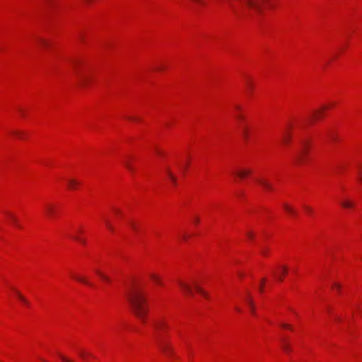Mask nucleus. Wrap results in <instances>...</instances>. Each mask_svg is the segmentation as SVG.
<instances>
[{"label": "nucleus", "instance_id": "obj_25", "mask_svg": "<svg viewBox=\"0 0 362 362\" xmlns=\"http://www.w3.org/2000/svg\"><path fill=\"white\" fill-rule=\"evenodd\" d=\"M166 173L168 174V176L170 179V180L175 184L176 182V177L174 176V175L170 172L169 169H167Z\"/></svg>", "mask_w": 362, "mask_h": 362}, {"label": "nucleus", "instance_id": "obj_14", "mask_svg": "<svg viewBox=\"0 0 362 362\" xmlns=\"http://www.w3.org/2000/svg\"><path fill=\"white\" fill-rule=\"evenodd\" d=\"M74 278L77 280L78 281L83 283L84 284L88 285V286H93V284L88 281L86 278L78 276H75Z\"/></svg>", "mask_w": 362, "mask_h": 362}, {"label": "nucleus", "instance_id": "obj_22", "mask_svg": "<svg viewBox=\"0 0 362 362\" xmlns=\"http://www.w3.org/2000/svg\"><path fill=\"white\" fill-rule=\"evenodd\" d=\"M104 222H105V224L106 227H107V228L110 231L113 232L115 229H114V227H113L112 224L110 222V221H109L108 219L105 218V219L104 220Z\"/></svg>", "mask_w": 362, "mask_h": 362}, {"label": "nucleus", "instance_id": "obj_9", "mask_svg": "<svg viewBox=\"0 0 362 362\" xmlns=\"http://www.w3.org/2000/svg\"><path fill=\"white\" fill-rule=\"evenodd\" d=\"M252 171L250 169H243L236 173V175L240 177L244 178L251 174Z\"/></svg>", "mask_w": 362, "mask_h": 362}, {"label": "nucleus", "instance_id": "obj_45", "mask_svg": "<svg viewBox=\"0 0 362 362\" xmlns=\"http://www.w3.org/2000/svg\"><path fill=\"white\" fill-rule=\"evenodd\" d=\"M199 218H196L194 219V222H195L196 223H199Z\"/></svg>", "mask_w": 362, "mask_h": 362}, {"label": "nucleus", "instance_id": "obj_36", "mask_svg": "<svg viewBox=\"0 0 362 362\" xmlns=\"http://www.w3.org/2000/svg\"><path fill=\"white\" fill-rule=\"evenodd\" d=\"M305 209L309 213L312 212V209L308 206H305Z\"/></svg>", "mask_w": 362, "mask_h": 362}, {"label": "nucleus", "instance_id": "obj_2", "mask_svg": "<svg viewBox=\"0 0 362 362\" xmlns=\"http://www.w3.org/2000/svg\"><path fill=\"white\" fill-rule=\"evenodd\" d=\"M240 4L238 10L234 5L230 6L234 13L238 16L245 18H257L262 13V5L268 3L269 0H238Z\"/></svg>", "mask_w": 362, "mask_h": 362}, {"label": "nucleus", "instance_id": "obj_6", "mask_svg": "<svg viewBox=\"0 0 362 362\" xmlns=\"http://www.w3.org/2000/svg\"><path fill=\"white\" fill-rule=\"evenodd\" d=\"M257 182L262 186L264 189L265 190H272L273 187L271 183H269L267 180L263 179H257Z\"/></svg>", "mask_w": 362, "mask_h": 362}, {"label": "nucleus", "instance_id": "obj_35", "mask_svg": "<svg viewBox=\"0 0 362 362\" xmlns=\"http://www.w3.org/2000/svg\"><path fill=\"white\" fill-rule=\"evenodd\" d=\"M287 273V268L286 267H282V274H286Z\"/></svg>", "mask_w": 362, "mask_h": 362}, {"label": "nucleus", "instance_id": "obj_39", "mask_svg": "<svg viewBox=\"0 0 362 362\" xmlns=\"http://www.w3.org/2000/svg\"><path fill=\"white\" fill-rule=\"evenodd\" d=\"M358 175H359V180L361 182H362V170H360L359 173H358Z\"/></svg>", "mask_w": 362, "mask_h": 362}, {"label": "nucleus", "instance_id": "obj_33", "mask_svg": "<svg viewBox=\"0 0 362 362\" xmlns=\"http://www.w3.org/2000/svg\"><path fill=\"white\" fill-rule=\"evenodd\" d=\"M283 328H286V329H291V327L288 325V324H285V323H283L281 324V325Z\"/></svg>", "mask_w": 362, "mask_h": 362}, {"label": "nucleus", "instance_id": "obj_4", "mask_svg": "<svg viewBox=\"0 0 362 362\" xmlns=\"http://www.w3.org/2000/svg\"><path fill=\"white\" fill-rule=\"evenodd\" d=\"M308 153V144L306 141H303L301 144V148L299 150V152L296 156V162L298 163H301L304 161L306 158V156Z\"/></svg>", "mask_w": 362, "mask_h": 362}, {"label": "nucleus", "instance_id": "obj_3", "mask_svg": "<svg viewBox=\"0 0 362 362\" xmlns=\"http://www.w3.org/2000/svg\"><path fill=\"white\" fill-rule=\"evenodd\" d=\"M153 327L158 332L157 343L160 350L169 357L174 356L175 352L171 344L162 338L160 332L168 327V324L164 320H157L153 322Z\"/></svg>", "mask_w": 362, "mask_h": 362}, {"label": "nucleus", "instance_id": "obj_44", "mask_svg": "<svg viewBox=\"0 0 362 362\" xmlns=\"http://www.w3.org/2000/svg\"><path fill=\"white\" fill-rule=\"evenodd\" d=\"M79 38H80V40H81V41H83V40H84L83 35L82 34H81V35H79Z\"/></svg>", "mask_w": 362, "mask_h": 362}, {"label": "nucleus", "instance_id": "obj_32", "mask_svg": "<svg viewBox=\"0 0 362 362\" xmlns=\"http://www.w3.org/2000/svg\"><path fill=\"white\" fill-rule=\"evenodd\" d=\"M60 357H61V359L63 361V362H72L71 361H70L69 359H68L67 358H66L64 356H60Z\"/></svg>", "mask_w": 362, "mask_h": 362}, {"label": "nucleus", "instance_id": "obj_42", "mask_svg": "<svg viewBox=\"0 0 362 362\" xmlns=\"http://www.w3.org/2000/svg\"><path fill=\"white\" fill-rule=\"evenodd\" d=\"M333 286H334V288H336L337 289L339 288V287H340V286L337 283H335Z\"/></svg>", "mask_w": 362, "mask_h": 362}, {"label": "nucleus", "instance_id": "obj_48", "mask_svg": "<svg viewBox=\"0 0 362 362\" xmlns=\"http://www.w3.org/2000/svg\"><path fill=\"white\" fill-rule=\"evenodd\" d=\"M259 290H260V291H262V284L261 285Z\"/></svg>", "mask_w": 362, "mask_h": 362}, {"label": "nucleus", "instance_id": "obj_40", "mask_svg": "<svg viewBox=\"0 0 362 362\" xmlns=\"http://www.w3.org/2000/svg\"><path fill=\"white\" fill-rule=\"evenodd\" d=\"M189 235H187V234H183L182 238L184 240H186L187 238H188Z\"/></svg>", "mask_w": 362, "mask_h": 362}, {"label": "nucleus", "instance_id": "obj_17", "mask_svg": "<svg viewBox=\"0 0 362 362\" xmlns=\"http://www.w3.org/2000/svg\"><path fill=\"white\" fill-rule=\"evenodd\" d=\"M242 134H243V138L245 140L247 141L249 139V132H248L247 127H245V126L242 127Z\"/></svg>", "mask_w": 362, "mask_h": 362}, {"label": "nucleus", "instance_id": "obj_30", "mask_svg": "<svg viewBox=\"0 0 362 362\" xmlns=\"http://www.w3.org/2000/svg\"><path fill=\"white\" fill-rule=\"evenodd\" d=\"M328 136L331 140L335 141L337 139L335 134L332 132H328Z\"/></svg>", "mask_w": 362, "mask_h": 362}, {"label": "nucleus", "instance_id": "obj_34", "mask_svg": "<svg viewBox=\"0 0 362 362\" xmlns=\"http://www.w3.org/2000/svg\"><path fill=\"white\" fill-rule=\"evenodd\" d=\"M13 134L15 135H16L17 136H18L19 138H22L23 133H21L20 132H13Z\"/></svg>", "mask_w": 362, "mask_h": 362}, {"label": "nucleus", "instance_id": "obj_8", "mask_svg": "<svg viewBox=\"0 0 362 362\" xmlns=\"http://www.w3.org/2000/svg\"><path fill=\"white\" fill-rule=\"evenodd\" d=\"M340 204L342 206V207L345 209H351L354 207L355 206L354 203L349 199H344L340 202Z\"/></svg>", "mask_w": 362, "mask_h": 362}, {"label": "nucleus", "instance_id": "obj_49", "mask_svg": "<svg viewBox=\"0 0 362 362\" xmlns=\"http://www.w3.org/2000/svg\"><path fill=\"white\" fill-rule=\"evenodd\" d=\"M186 168H187V165L183 167V170H185Z\"/></svg>", "mask_w": 362, "mask_h": 362}, {"label": "nucleus", "instance_id": "obj_5", "mask_svg": "<svg viewBox=\"0 0 362 362\" xmlns=\"http://www.w3.org/2000/svg\"><path fill=\"white\" fill-rule=\"evenodd\" d=\"M235 112L234 117L240 122H243L245 119V117L241 113V107L240 105L235 106Z\"/></svg>", "mask_w": 362, "mask_h": 362}, {"label": "nucleus", "instance_id": "obj_16", "mask_svg": "<svg viewBox=\"0 0 362 362\" xmlns=\"http://www.w3.org/2000/svg\"><path fill=\"white\" fill-rule=\"evenodd\" d=\"M82 233V230L81 229H78L76 230V235H74L73 236V238L76 240H78L79 242H81L82 244H85L86 243V240L84 239H82L80 238V236L78 235L79 233Z\"/></svg>", "mask_w": 362, "mask_h": 362}, {"label": "nucleus", "instance_id": "obj_26", "mask_svg": "<svg viewBox=\"0 0 362 362\" xmlns=\"http://www.w3.org/2000/svg\"><path fill=\"white\" fill-rule=\"evenodd\" d=\"M7 216H8V218L11 219V221L16 225H17V218H16V216L12 214L11 213H6Z\"/></svg>", "mask_w": 362, "mask_h": 362}, {"label": "nucleus", "instance_id": "obj_1", "mask_svg": "<svg viewBox=\"0 0 362 362\" xmlns=\"http://www.w3.org/2000/svg\"><path fill=\"white\" fill-rule=\"evenodd\" d=\"M127 300L129 302L134 315L143 322H146L148 307L144 293L139 288H134L127 294Z\"/></svg>", "mask_w": 362, "mask_h": 362}, {"label": "nucleus", "instance_id": "obj_12", "mask_svg": "<svg viewBox=\"0 0 362 362\" xmlns=\"http://www.w3.org/2000/svg\"><path fill=\"white\" fill-rule=\"evenodd\" d=\"M150 278L155 283V284H157L158 285H162L163 283H162V281H161V279L160 277L158 275V274H150Z\"/></svg>", "mask_w": 362, "mask_h": 362}, {"label": "nucleus", "instance_id": "obj_10", "mask_svg": "<svg viewBox=\"0 0 362 362\" xmlns=\"http://www.w3.org/2000/svg\"><path fill=\"white\" fill-rule=\"evenodd\" d=\"M45 208V212L49 216H52L55 214V208L54 205L49 204H47Z\"/></svg>", "mask_w": 362, "mask_h": 362}, {"label": "nucleus", "instance_id": "obj_38", "mask_svg": "<svg viewBox=\"0 0 362 362\" xmlns=\"http://www.w3.org/2000/svg\"><path fill=\"white\" fill-rule=\"evenodd\" d=\"M131 227H132L134 230H137V227H136V224H135V223H131Z\"/></svg>", "mask_w": 362, "mask_h": 362}, {"label": "nucleus", "instance_id": "obj_24", "mask_svg": "<svg viewBox=\"0 0 362 362\" xmlns=\"http://www.w3.org/2000/svg\"><path fill=\"white\" fill-rule=\"evenodd\" d=\"M124 164L130 172H134L135 169L129 160H125Z\"/></svg>", "mask_w": 362, "mask_h": 362}, {"label": "nucleus", "instance_id": "obj_29", "mask_svg": "<svg viewBox=\"0 0 362 362\" xmlns=\"http://www.w3.org/2000/svg\"><path fill=\"white\" fill-rule=\"evenodd\" d=\"M247 303H248V305H249L250 306V308H251V312H252V313H255V310H254V305H253V302H252V299H251L250 298H248L247 299Z\"/></svg>", "mask_w": 362, "mask_h": 362}, {"label": "nucleus", "instance_id": "obj_47", "mask_svg": "<svg viewBox=\"0 0 362 362\" xmlns=\"http://www.w3.org/2000/svg\"><path fill=\"white\" fill-rule=\"evenodd\" d=\"M237 311L240 312V309L239 308H235Z\"/></svg>", "mask_w": 362, "mask_h": 362}, {"label": "nucleus", "instance_id": "obj_20", "mask_svg": "<svg viewBox=\"0 0 362 362\" xmlns=\"http://www.w3.org/2000/svg\"><path fill=\"white\" fill-rule=\"evenodd\" d=\"M282 342V348L286 352H290L291 351L288 344H287L285 341V339H281Z\"/></svg>", "mask_w": 362, "mask_h": 362}, {"label": "nucleus", "instance_id": "obj_23", "mask_svg": "<svg viewBox=\"0 0 362 362\" xmlns=\"http://www.w3.org/2000/svg\"><path fill=\"white\" fill-rule=\"evenodd\" d=\"M245 83H246L247 90L249 92H250L252 90V83L251 79L246 78Z\"/></svg>", "mask_w": 362, "mask_h": 362}, {"label": "nucleus", "instance_id": "obj_7", "mask_svg": "<svg viewBox=\"0 0 362 362\" xmlns=\"http://www.w3.org/2000/svg\"><path fill=\"white\" fill-rule=\"evenodd\" d=\"M179 285L185 293L190 295L192 294V288L189 284L182 281H179Z\"/></svg>", "mask_w": 362, "mask_h": 362}, {"label": "nucleus", "instance_id": "obj_15", "mask_svg": "<svg viewBox=\"0 0 362 362\" xmlns=\"http://www.w3.org/2000/svg\"><path fill=\"white\" fill-rule=\"evenodd\" d=\"M17 297L26 305L29 304L28 300L18 291L13 289Z\"/></svg>", "mask_w": 362, "mask_h": 362}, {"label": "nucleus", "instance_id": "obj_37", "mask_svg": "<svg viewBox=\"0 0 362 362\" xmlns=\"http://www.w3.org/2000/svg\"><path fill=\"white\" fill-rule=\"evenodd\" d=\"M88 354H86V353H84V352H81L80 353V356L83 358H85L86 356H88Z\"/></svg>", "mask_w": 362, "mask_h": 362}, {"label": "nucleus", "instance_id": "obj_18", "mask_svg": "<svg viewBox=\"0 0 362 362\" xmlns=\"http://www.w3.org/2000/svg\"><path fill=\"white\" fill-rule=\"evenodd\" d=\"M95 272L103 280L106 281L107 282L110 281V278L105 275L104 274H103L100 271L96 270Z\"/></svg>", "mask_w": 362, "mask_h": 362}, {"label": "nucleus", "instance_id": "obj_51", "mask_svg": "<svg viewBox=\"0 0 362 362\" xmlns=\"http://www.w3.org/2000/svg\"><path fill=\"white\" fill-rule=\"evenodd\" d=\"M43 361H44V362H47V361H44V360H43Z\"/></svg>", "mask_w": 362, "mask_h": 362}, {"label": "nucleus", "instance_id": "obj_19", "mask_svg": "<svg viewBox=\"0 0 362 362\" xmlns=\"http://www.w3.org/2000/svg\"><path fill=\"white\" fill-rule=\"evenodd\" d=\"M195 288L197 290V291L200 293L202 296H204V298H208V294L207 293L204 291L201 287L198 286H195Z\"/></svg>", "mask_w": 362, "mask_h": 362}, {"label": "nucleus", "instance_id": "obj_50", "mask_svg": "<svg viewBox=\"0 0 362 362\" xmlns=\"http://www.w3.org/2000/svg\"><path fill=\"white\" fill-rule=\"evenodd\" d=\"M131 120H136L134 118H129Z\"/></svg>", "mask_w": 362, "mask_h": 362}, {"label": "nucleus", "instance_id": "obj_43", "mask_svg": "<svg viewBox=\"0 0 362 362\" xmlns=\"http://www.w3.org/2000/svg\"><path fill=\"white\" fill-rule=\"evenodd\" d=\"M275 275L276 276V278H278V279H279V281H281L283 280V277H282L281 276H278L276 274H275Z\"/></svg>", "mask_w": 362, "mask_h": 362}, {"label": "nucleus", "instance_id": "obj_21", "mask_svg": "<svg viewBox=\"0 0 362 362\" xmlns=\"http://www.w3.org/2000/svg\"><path fill=\"white\" fill-rule=\"evenodd\" d=\"M284 208L290 214H296L295 210L292 207H291L290 206H288L286 204H284Z\"/></svg>", "mask_w": 362, "mask_h": 362}, {"label": "nucleus", "instance_id": "obj_13", "mask_svg": "<svg viewBox=\"0 0 362 362\" xmlns=\"http://www.w3.org/2000/svg\"><path fill=\"white\" fill-rule=\"evenodd\" d=\"M80 185V182L76 180L71 179L68 180V186L70 189H76L77 186Z\"/></svg>", "mask_w": 362, "mask_h": 362}, {"label": "nucleus", "instance_id": "obj_31", "mask_svg": "<svg viewBox=\"0 0 362 362\" xmlns=\"http://www.w3.org/2000/svg\"><path fill=\"white\" fill-rule=\"evenodd\" d=\"M246 235L248 237V238H250V239L253 238V237L255 236L254 233L252 231H247L246 233Z\"/></svg>", "mask_w": 362, "mask_h": 362}, {"label": "nucleus", "instance_id": "obj_11", "mask_svg": "<svg viewBox=\"0 0 362 362\" xmlns=\"http://www.w3.org/2000/svg\"><path fill=\"white\" fill-rule=\"evenodd\" d=\"M291 139V134L288 130H286L284 132L283 136H282V141L284 144H288Z\"/></svg>", "mask_w": 362, "mask_h": 362}, {"label": "nucleus", "instance_id": "obj_46", "mask_svg": "<svg viewBox=\"0 0 362 362\" xmlns=\"http://www.w3.org/2000/svg\"><path fill=\"white\" fill-rule=\"evenodd\" d=\"M86 78H83L81 83H86Z\"/></svg>", "mask_w": 362, "mask_h": 362}, {"label": "nucleus", "instance_id": "obj_27", "mask_svg": "<svg viewBox=\"0 0 362 362\" xmlns=\"http://www.w3.org/2000/svg\"><path fill=\"white\" fill-rule=\"evenodd\" d=\"M39 43L43 47H48L49 42L42 38L38 39Z\"/></svg>", "mask_w": 362, "mask_h": 362}, {"label": "nucleus", "instance_id": "obj_28", "mask_svg": "<svg viewBox=\"0 0 362 362\" xmlns=\"http://www.w3.org/2000/svg\"><path fill=\"white\" fill-rule=\"evenodd\" d=\"M320 113V111H315V112H312L311 115H310L309 119L312 120V119L317 118Z\"/></svg>", "mask_w": 362, "mask_h": 362}, {"label": "nucleus", "instance_id": "obj_41", "mask_svg": "<svg viewBox=\"0 0 362 362\" xmlns=\"http://www.w3.org/2000/svg\"><path fill=\"white\" fill-rule=\"evenodd\" d=\"M114 211H115L116 214H121V211L119 209H115Z\"/></svg>", "mask_w": 362, "mask_h": 362}]
</instances>
